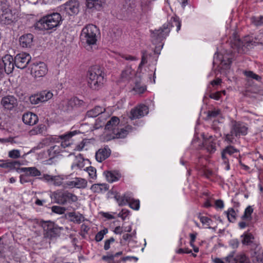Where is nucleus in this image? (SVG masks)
Returning a JSON list of instances; mask_svg holds the SVG:
<instances>
[{"instance_id": "6ab92c4d", "label": "nucleus", "mask_w": 263, "mask_h": 263, "mask_svg": "<svg viewBox=\"0 0 263 263\" xmlns=\"http://www.w3.org/2000/svg\"><path fill=\"white\" fill-rule=\"evenodd\" d=\"M4 64H3V68H5V71H7L8 72H11L14 69V59H13L12 56L10 55H6L2 59H1Z\"/></svg>"}, {"instance_id": "69168bd1", "label": "nucleus", "mask_w": 263, "mask_h": 263, "mask_svg": "<svg viewBox=\"0 0 263 263\" xmlns=\"http://www.w3.org/2000/svg\"><path fill=\"white\" fill-rule=\"evenodd\" d=\"M104 123L103 120H102L100 118H98L96 121L95 124H94V127L96 129H98L100 127H102L104 126Z\"/></svg>"}, {"instance_id": "2eb2a0df", "label": "nucleus", "mask_w": 263, "mask_h": 263, "mask_svg": "<svg viewBox=\"0 0 263 263\" xmlns=\"http://www.w3.org/2000/svg\"><path fill=\"white\" fill-rule=\"evenodd\" d=\"M1 104L5 109L12 110L17 106V101L14 96L7 95L2 98Z\"/></svg>"}, {"instance_id": "9d476101", "label": "nucleus", "mask_w": 263, "mask_h": 263, "mask_svg": "<svg viewBox=\"0 0 263 263\" xmlns=\"http://www.w3.org/2000/svg\"><path fill=\"white\" fill-rule=\"evenodd\" d=\"M62 105L65 111H71L74 108H84L86 103L77 97H73L66 101H63Z\"/></svg>"}, {"instance_id": "8fccbe9b", "label": "nucleus", "mask_w": 263, "mask_h": 263, "mask_svg": "<svg viewBox=\"0 0 263 263\" xmlns=\"http://www.w3.org/2000/svg\"><path fill=\"white\" fill-rule=\"evenodd\" d=\"M86 171L89 174V177L92 179H95L97 177L96 169L92 166L87 167Z\"/></svg>"}, {"instance_id": "e433bc0d", "label": "nucleus", "mask_w": 263, "mask_h": 263, "mask_svg": "<svg viewBox=\"0 0 263 263\" xmlns=\"http://www.w3.org/2000/svg\"><path fill=\"white\" fill-rule=\"evenodd\" d=\"M243 73L248 79L255 80L256 81H257L258 82H261V81L262 80V78L260 76L255 73L252 71L245 70L243 72Z\"/></svg>"}, {"instance_id": "603ef678", "label": "nucleus", "mask_w": 263, "mask_h": 263, "mask_svg": "<svg viewBox=\"0 0 263 263\" xmlns=\"http://www.w3.org/2000/svg\"><path fill=\"white\" fill-rule=\"evenodd\" d=\"M63 183V178L60 176H53L52 184L54 186H59Z\"/></svg>"}, {"instance_id": "4c0bfd02", "label": "nucleus", "mask_w": 263, "mask_h": 263, "mask_svg": "<svg viewBox=\"0 0 263 263\" xmlns=\"http://www.w3.org/2000/svg\"><path fill=\"white\" fill-rule=\"evenodd\" d=\"M253 212V209L251 206H248L245 210L243 215L241 216V219L243 220L250 221L252 219L251 215Z\"/></svg>"}, {"instance_id": "de8ad7c7", "label": "nucleus", "mask_w": 263, "mask_h": 263, "mask_svg": "<svg viewBox=\"0 0 263 263\" xmlns=\"http://www.w3.org/2000/svg\"><path fill=\"white\" fill-rule=\"evenodd\" d=\"M107 232L108 229L107 228H104L103 230L98 232L95 236L96 241L97 242L101 241L103 239L104 236L107 234Z\"/></svg>"}, {"instance_id": "423d86ee", "label": "nucleus", "mask_w": 263, "mask_h": 263, "mask_svg": "<svg viewBox=\"0 0 263 263\" xmlns=\"http://www.w3.org/2000/svg\"><path fill=\"white\" fill-rule=\"evenodd\" d=\"M260 44L259 42L253 41L250 36H246L244 39L240 40L236 35H234L230 41V46L232 49L238 53H245L250 49Z\"/></svg>"}, {"instance_id": "49530a36", "label": "nucleus", "mask_w": 263, "mask_h": 263, "mask_svg": "<svg viewBox=\"0 0 263 263\" xmlns=\"http://www.w3.org/2000/svg\"><path fill=\"white\" fill-rule=\"evenodd\" d=\"M128 204L132 209L138 210L140 207V202L139 200H135L133 198V195H132V200L128 202Z\"/></svg>"}, {"instance_id": "ddd939ff", "label": "nucleus", "mask_w": 263, "mask_h": 263, "mask_svg": "<svg viewBox=\"0 0 263 263\" xmlns=\"http://www.w3.org/2000/svg\"><path fill=\"white\" fill-rule=\"evenodd\" d=\"M31 60L28 53L22 52L17 54L14 58V64L16 67L20 69L26 68Z\"/></svg>"}, {"instance_id": "a19ab883", "label": "nucleus", "mask_w": 263, "mask_h": 263, "mask_svg": "<svg viewBox=\"0 0 263 263\" xmlns=\"http://www.w3.org/2000/svg\"><path fill=\"white\" fill-rule=\"evenodd\" d=\"M29 101L31 104L33 105H36L40 103H43L39 92L34 95H31L29 97Z\"/></svg>"}, {"instance_id": "473e14b6", "label": "nucleus", "mask_w": 263, "mask_h": 263, "mask_svg": "<svg viewBox=\"0 0 263 263\" xmlns=\"http://www.w3.org/2000/svg\"><path fill=\"white\" fill-rule=\"evenodd\" d=\"M254 255L253 261L254 263H263V252L259 251V248L254 249Z\"/></svg>"}, {"instance_id": "a878e982", "label": "nucleus", "mask_w": 263, "mask_h": 263, "mask_svg": "<svg viewBox=\"0 0 263 263\" xmlns=\"http://www.w3.org/2000/svg\"><path fill=\"white\" fill-rule=\"evenodd\" d=\"M109 189V185L106 183H97L91 185L90 190L94 193H104Z\"/></svg>"}, {"instance_id": "3c124183", "label": "nucleus", "mask_w": 263, "mask_h": 263, "mask_svg": "<svg viewBox=\"0 0 263 263\" xmlns=\"http://www.w3.org/2000/svg\"><path fill=\"white\" fill-rule=\"evenodd\" d=\"M9 157L12 159H17L21 157L20 151L18 149H13L9 152Z\"/></svg>"}, {"instance_id": "0eeeda50", "label": "nucleus", "mask_w": 263, "mask_h": 263, "mask_svg": "<svg viewBox=\"0 0 263 263\" xmlns=\"http://www.w3.org/2000/svg\"><path fill=\"white\" fill-rule=\"evenodd\" d=\"M120 123L119 119L116 116H113L107 121L105 124V129L109 131H112L113 134V138H123L126 136L128 133L127 129L129 127H126L125 128H122L119 129L118 125Z\"/></svg>"}, {"instance_id": "bf43d9fd", "label": "nucleus", "mask_w": 263, "mask_h": 263, "mask_svg": "<svg viewBox=\"0 0 263 263\" xmlns=\"http://www.w3.org/2000/svg\"><path fill=\"white\" fill-rule=\"evenodd\" d=\"M200 220L203 224H205L208 226V228L209 229L211 228L210 226L211 224V222H212V220L210 218L205 216H201L200 218Z\"/></svg>"}, {"instance_id": "412c9836", "label": "nucleus", "mask_w": 263, "mask_h": 263, "mask_svg": "<svg viewBox=\"0 0 263 263\" xmlns=\"http://www.w3.org/2000/svg\"><path fill=\"white\" fill-rule=\"evenodd\" d=\"M22 120L25 124L33 125L38 122V117L31 112L25 113L22 117Z\"/></svg>"}, {"instance_id": "dca6fc26", "label": "nucleus", "mask_w": 263, "mask_h": 263, "mask_svg": "<svg viewBox=\"0 0 263 263\" xmlns=\"http://www.w3.org/2000/svg\"><path fill=\"white\" fill-rule=\"evenodd\" d=\"M148 112V107L144 104L140 105L130 110V118L133 120L144 117Z\"/></svg>"}, {"instance_id": "864d4df0", "label": "nucleus", "mask_w": 263, "mask_h": 263, "mask_svg": "<svg viewBox=\"0 0 263 263\" xmlns=\"http://www.w3.org/2000/svg\"><path fill=\"white\" fill-rule=\"evenodd\" d=\"M220 114V111L218 110H209L208 112L207 118L209 120H211L217 117Z\"/></svg>"}, {"instance_id": "774afa93", "label": "nucleus", "mask_w": 263, "mask_h": 263, "mask_svg": "<svg viewBox=\"0 0 263 263\" xmlns=\"http://www.w3.org/2000/svg\"><path fill=\"white\" fill-rule=\"evenodd\" d=\"M86 143V142L83 140L80 144L76 146L75 149L78 151H81L84 148Z\"/></svg>"}, {"instance_id": "e2e57ef3", "label": "nucleus", "mask_w": 263, "mask_h": 263, "mask_svg": "<svg viewBox=\"0 0 263 263\" xmlns=\"http://www.w3.org/2000/svg\"><path fill=\"white\" fill-rule=\"evenodd\" d=\"M221 96V91H217L214 93H211L209 95V97L211 99H213L216 100H219Z\"/></svg>"}, {"instance_id": "4468645a", "label": "nucleus", "mask_w": 263, "mask_h": 263, "mask_svg": "<svg viewBox=\"0 0 263 263\" xmlns=\"http://www.w3.org/2000/svg\"><path fill=\"white\" fill-rule=\"evenodd\" d=\"M79 2L77 0H69L61 6L69 15L77 14L79 12Z\"/></svg>"}, {"instance_id": "79ce46f5", "label": "nucleus", "mask_w": 263, "mask_h": 263, "mask_svg": "<svg viewBox=\"0 0 263 263\" xmlns=\"http://www.w3.org/2000/svg\"><path fill=\"white\" fill-rule=\"evenodd\" d=\"M146 86L143 85H141L140 82L136 81L135 82V86L133 88V90L138 93H142L146 90Z\"/></svg>"}, {"instance_id": "c03bdc74", "label": "nucleus", "mask_w": 263, "mask_h": 263, "mask_svg": "<svg viewBox=\"0 0 263 263\" xmlns=\"http://www.w3.org/2000/svg\"><path fill=\"white\" fill-rule=\"evenodd\" d=\"M236 263L250 262L249 258L243 254H238L236 256Z\"/></svg>"}, {"instance_id": "338daca9", "label": "nucleus", "mask_w": 263, "mask_h": 263, "mask_svg": "<svg viewBox=\"0 0 263 263\" xmlns=\"http://www.w3.org/2000/svg\"><path fill=\"white\" fill-rule=\"evenodd\" d=\"M215 204L216 208H219L220 209H222L224 207L223 202L221 199L216 200L215 201Z\"/></svg>"}, {"instance_id": "20e7f679", "label": "nucleus", "mask_w": 263, "mask_h": 263, "mask_svg": "<svg viewBox=\"0 0 263 263\" xmlns=\"http://www.w3.org/2000/svg\"><path fill=\"white\" fill-rule=\"evenodd\" d=\"M99 34V29L92 24H88L82 30L80 39L82 44L86 48H91L96 44L97 35Z\"/></svg>"}, {"instance_id": "4be33fe9", "label": "nucleus", "mask_w": 263, "mask_h": 263, "mask_svg": "<svg viewBox=\"0 0 263 263\" xmlns=\"http://www.w3.org/2000/svg\"><path fill=\"white\" fill-rule=\"evenodd\" d=\"M111 151L108 147L100 148L96 153V159L97 161L101 162L107 159Z\"/></svg>"}, {"instance_id": "7c9ffc66", "label": "nucleus", "mask_w": 263, "mask_h": 263, "mask_svg": "<svg viewBox=\"0 0 263 263\" xmlns=\"http://www.w3.org/2000/svg\"><path fill=\"white\" fill-rule=\"evenodd\" d=\"M218 61H220V64L222 66H225L226 68H229L230 65L232 63V59L230 58H228L227 61L226 62L225 60L224 59V58L222 60L221 59V58L219 57V55L218 54H217L216 53H215L214 55V60H213V65L217 64V62Z\"/></svg>"}, {"instance_id": "f3484780", "label": "nucleus", "mask_w": 263, "mask_h": 263, "mask_svg": "<svg viewBox=\"0 0 263 263\" xmlns=\"http://www.w3.org/2000/svg\"><path fill=\"white\" fill-rule=\"evenodd\" d=\"M21 165L20 161L11 160H0V167L8 168L10 170H17Z\"/></svg>"}, {"instance_id": "58836bf2", "label": "nucleus", "mask_w": 263, "mask_h": 263, "mask_svg": "<svg viewBox=\"0 0 263 263\" xmlns=\"http://www.w3.org/2000/svg\"><path fill=\"white\" fill-rule=\"evenodd\" d=\"M227 216L228 220L231 222H233L236 219V214L233 208H230L227 211L224 212Z\"/></svg>"}, {"instance_id": "2f4dec72", "label": "nucleus", "mask_w": 263, "mask_h": 263, "mask_svg": "<svg viewBox=\"0 0 263 263\" xmlns=\"http://www.w3.org/2000/svg\"><path fill=\"white\" fill-rule=\"evenodd\" d=\"M104 174L105 176L107 181L109 182L112 183L119 180L120 176L118 173L111 171H105Z\"/></svg>"}, {"instance_id": "0e129e2a", "label": "nucleus", "mask_w": 263, "mask_h": 263, "mask_svg": "<svg viewBox=\"0 0 263 263\" xmlns=\"http://www.w3.org/2000/svg\"><path fill=\"white\" fill-rule=\"evenodd\" d=\"M229 243L233 249H236L238 247L239 242L237 239H233L229 241Z\"/></svg>"}, {"instance_id": "aec40b11", "label": "nucleus", "mask_w": 263, "mask_h": 263, "mask_svg": "<svg viewBox=\"0 0 263 263\" xmlns=\"http://www.w3.org/2000/svg\"><path fill=\"white\" fill-rule=\"evenodd\" d=\"M86 6L89 9L100 10L106 3V0H85Z\"/></svg>"}, {"instance_id": "a211bd4d", "label": "nucleus", "mask_w": 263, "mask_h": 263, "mask_svg": "<svg viewBox=\"0 0 263 263\" xmlns=\"http://www.w3.org/2000/svg\"><path fill=\"white\" fill-rule=\"evenodd\" d=\"M87 181L81 178H75L72 181H68L66 185L71 187H76L78 189H84L87 186Z\"/></svg>"}, {"instance_id": "09e8293b", "label": "nucleus", "mask_w": 263, "mask_h": 263, "mask_svg": "<svg viewBox=\"0 0 263 263\" xmlns=\"http://www.w3.org/2000/svg\"><path fill=\"white\" fill-rule=\"evenodd\" d=\"M114 254L108 253L106 255L103 256L102 259L103 260L109 262V263H119V261L116 262L114 260Z\"/></svg>"}, {"instance_id": "f8f14e48", "label": "nucleus", "mask_w": 263, "mask_h": 263, "mask_svg": "<svg viewBox=\"0 0 263 263\" xmlns=\"http://www.w3.org/2000/svg\"><path fill=\"white\" fill-rule=\"evenodd\" d=\"M48 71L47 66L44 62H35L31 65V73L35 78L45 76Z\"/></svg>"}, {"instance_id": "b1692460", "label": "nucleus", "mask_w": 263, "mask_h": 263, "mask_svg": "<svg viewBox=\"0 0 263 263\" xmlns=\"http://www.w3.org/2000/svg\"><path fill=\"white\" fill-rule=\"evenodd\" d=\"M214 140V138L211 136L209 138L204 139L202 143L203 146L210 153H213L216 151V143Z\"/></svg>"}, {"instance_id": "39448f33", "label": "nucleus", "mask_w": 263, "mask_h": 263, "mask_svg": "<svg viewBox=\"0 0 263 263\" xmlns=\"http://www.w3.org/2000/svg\"><path fill=\"white\" fill-rule=\"evenodd\" d=\"M248 127L243 122L233 120L230 125V132L225 135V141L228 143L234 144L236 142V138L246 136L248 133Z\"/></svg>"}, {"instance_id": "bb28decb", "label": "nucleus", "mask_w": 263, "mask_h": 263, "mask_svg": "<svg viewBox=\"0 0 263 263\" xmlns=\"http://www.w3.org/2000/svg\"><path fill=\"white\" fill-rule=\"evenodd\" d=\"M132 194L131 193H126L122 196L116 195L115 196V198L119 205L120 206H123L127 203L128 204L129 201L132 200Z\"/></svg>"}, {"instance_id": "13d9d810", "label": "nucleus", "mask_w": 263, "mask_h": 263, "mask_svg": "<svg viewBox=\"0 0 263 263\" xmlns=\"http://www.w3.org/2000/svg\"><path fill=\"white\" fill-rule=\"evenodd\" d=\"M53 176L48 174H44L42 177L39 178V179L46 181L47 182L52 184Z\"/></svg>"}, {"instance_id": "f704fd0d", "label": "nucleus", "mask_w": 263, "mask_h": 263, "mask_svg": "<svg viewBox=\"0 0 263 263\" xmlns=\"http://www.w3.org/2000/svg\"><path fill=\"white\" fill-rule=\"evenodd\" d=\"M68 216L70 218V220L77 223H80L83 220L84 217L81 214H76L74 212H70Z\"/></svg>"}, {"instance_id": "5701e85b", "label": "nucleus", "mask_w": 263, "mask_h": 263, "mask_svg": "<svg viewBox=\"0 0 263 263\" xmlns=\"http://www.w3.org/2000/svg\"><path fill=\"white\" fill-rule=\"evenodd\" d=\"M33 35L31 33H28L22 35L20 39V44L23 47H30L32 44Z\"/></svg>"}, {"instance_id": "72a5a7b5", "label": "nucleus", "mask_w": 263, "mask_h": 263, "mask_svg": "<svg viewBox=\"0 0 263 263\" xmlns=\"http://www.w3.org/2000/svg\"><path fill=\"white\" fill-rule=\"evenodd\" d=\"M43 103L48 101L53 97V93L48 90H42L39 92Z\"/></svg>"}, {"instance_id": "4d7b16f0", "label": "nucleus", "mask_w": 263, "mask_h": 263, "mask_svg": "<svg viewBox=\"0 0 263 263\" xmlns=\"http://www.w3.org/2000/svg\"><path fill=\"white\" fill-rule=\"evenodd\" d=\"M235 252H232L228 256L225 257V260L228 263H236V256H234Z\"/></svg>"}, {"instance_id": "c85d7f7f", "label": "nucleus", "mask_w": 263, "mask_h": 263, "mask_svg": "<svg viewBox=\"0 0 263 263\" xmlns=\"http://www.w3.org/2000/svg\"><path fill=\"white\" fill-rule=\"evenodd\" d=\"M135 75V71L130 67H127L122 71L121 77L123 81H129Z\"/></svg>"}, {"instance_id": "9b49d317", "label": "nucleus", "mask_w": 263, "mask_h": 263, "mask_svg": "<svg viewBox=\"0 0 263 263\" xmlns=\"http://www.w3.org/2000/svg\"><path fill=\"white\" fill-rule=\"evenodd\" d=\"M77 133V130L68 132L52 139L54 142H60V146L62 148H65L71 145L70 139Z\"/></svg>"}, {"instance_id": "cd10ccee", "label": "nucleus", "mask_w": 263, "mask_h": 263, "mask_svg": "<svg viewBox=\"0 0 263 263\" xmlns=\"http://www.w3.org/2000/svg\"><path fill=\"white\" fill-rule=\"evenodd\" d=\"M105 109L100 106H96L93 108L88 110L86 116L89 118H95L105 112Z\"/></svg>"}, {"instance_id": "f03ea898", "label": "nucleus", "mask_w": 263, "mask_h": 263, "mask_svg": "<svg viewBox=\"0 0 263 263\" xmlns=\"http://www.w3.org/2000/svg\"><path fill=\"white\" fill-rule=\"evenodd\" d=\"M88 86L92 90L102 88L105 82L104 73L99 66H91L87 72Z\"/></svg>"}, {"instance_id": "37998d69", "label": "nucleus", "mask_w": 263, "mask_h": 263, "mask_svg": "<svg viewBox=\"0 0 263 263\" xmlns=\"http://www.w3.org/2000/svg\"><path fill=\"white\" fill-rule=\"evenodd\" d=\"M60 146L54 145L51 146L48 151V155L51 158L54 157V155L59 154L60 153Z\"/></svg>"}, {"instance_id": "5fc2aeb1", "label": "nucleus", "mask_w": 263, "mask_h": 263, "mask_svg": "<svg viewBox=\"0 0 263 263\" xmlns=\"http://www.w3.org/2000/svg\"><path fill=\"white\" fill-rule=\"evenodd\" d=\"M51 210L53 212L59 214H64L66 210L65 208L57 205L52 206Z\"/></svg>"}, {"instance_id": "1a4fd4ad", "label": "nucleus", "mask_w": 263, "mask_h": 263, "mask_svg": "<svg viewBox=\"0 0 263 263\" xmlns=\"http://www.w3.org/2000/svg\"><path fill=\"white\" fill-rule=\"evenodd\" d=\"M52 195L55 202L61 205L71 204L78 200V197L76 195L68 191L54 192Z\"/></svg>"}, {"instance_id": "6e6d98bb", "label": "nucleus", "mask_w": 263, "mask_h": 263, "mask_svg": "<svg viewBox=\"0 0 263 263\" xmlns=\"http://www.w3.org/2000/svg\"><path fill=\"white\" fill-rule=\"evenodd\" d=\"M79 156L80 157V160H79L77 163H73L72 165V167H77L81 169L84 166V162H83L84 159L82 157V155L80 154L79 155Z\"/></svg>"}, {"instance_id": "f257e3e1", "label": "nucleus", "mask_w": 263, "mask_h": 263, "mask_svg": "<svg viewBox=\"0 0 263 263\" xmlns=\"http://www.w3.org/2000/svg\"><path fill=\"white\" fill-rule=\"evenodd\" d=\"M181 21L178 16L172 17L170 23H165L159 29L151 30L152 41L154 44L161 43L164 40L171 31V28L176 26V31L178 32L181 28Z\"/></svg>"}, {"instance_id": "680f3d73", "label": "nucleus", "mask_w": 263, "mask_h": 263, "mask_svg": "<svg viewBox=\"0 0 263 263\" xmlns=\"http://www.w3.org/2000/svg\"><path fill=\"white\" fill-rule=\"evenodd\" d=\"M115 241L114 237H111L109 239L105 240L104 246V249L105 250H108L110 248V245L111 243L114 242Z\"/></svg>"}, {"instance_id": "7ed1b4c3", "label": "nucleus", "mask_w": 263, "mask_h": 263, "mask_svg": "<svg viewBox=\"0 0 263 263\" xmlns=\"http://www.w3.org/2000/svg\"><path fill=\"white\" fill-rule=\"evenodd\" d=\"M62 21L60 13L52 12L42 17L34 24V28L39 30L52 29L60 25Z\"/></svg>"}, {"instance_id": "052dcab7", "label": "nucleus", "mask_w": 263, "mask_h": 263, "mask_svg": "<svg viewBox=\"0 0 263 263\" xmlns=\"http://www.w3.org/2000/svg\"><path fill=\"white\" fill-rule=\"evenodd\" d=\"M29 176L25 173V174L21 175L20 176V181L21 184H24L25 183L29 182L31 181V180L29 178Z\"/></svg>"}, {"instance_id": "a18cd8bd", "label": "nucleus", "mask_w": 263, "mask_h": 263, "mask_svg": "<svg viewBox=\"0 0 263 263\" xmlns=\"http://www.w3.org/2000/svg\"><path fill=\"white\" fill-rule=\"evenodd\" d=\"M252 23L256 26L263 25V16H253L251 18Z\"/></svg>"}, {"instance_id": "c9c22d12", "label": "nucleus", "mask_w": 263, "mask_h": 263, "mask_svg": "<svg viewBox=\"0 0 263 263\" xmlns=\"http://www.w3.org/2000/svg\"><path fill=\"white\" fill-rule=\"evenodd\" d=\"M45 125L44 124H40L37 126L33 127L29 132L30 136H34L38 134H42L43 131L45 130Z\"/></svg>"}, {"instance_id": "393cba45", "label": "nucleus", "mask_w": 263, "mask_h": 263, "mask_svg": "<svg viewBox=\"0 0 263 263\" xmlns=\"http://www.w3.org/2000/svg\"><path fill=\"white\" fill-rule=\"evenodd\" d=\"M241 237H243L242 240V243L245 245H251L252 249H254V248H257L258 247V245L256 243H254L252 241V239H254L253 235L250 233H245L243 235L241 236Z\"/></svg>"}, {"instance_id": "ea45409f", "label": "nucleus", "mask_w": 263, "mask_h": 263, "mask_svg": "<svg viewBox=\"0 0 263 263\" xmlns=\"http://www.w3.org/2000/svg\"><path fill=\"white\" fill-rule=\"evenodd\" d=\"M238 151L237 149L235 148L232 146H228L226 147L221 152V157L224 156H227V155L231 156L235 153H237Z\"/></svg>"}, {"instance_id": "6e6552de", "label": "nucleus", "mask_w": 263, "mask_h": 263, "mask_svg": "<svg viewBox=\"0 0 263 263\" xmlns=\"http://www.w3.org/2000/svg\"><path fill=\"white\" fill-rule=\"evenodd\" d=\"M40 224L44 230V237L50 239L59 237L61 231L63 230L62 227H59L51 221L42 220Z\"/></svg>"}, {"instance_id": "c756f323", "label": "nucleus", "mask_w": 263, "mask_h": 263, "mask_svg": "<svg viewBox=\"0 0 263 263\" xmlns=\"http://www.w3.org/2000/svg\"><path fill=\"white\" fill-rule=\"evenodd\" d=\"M20 170L29 176L36 177L41 175V172L35 167H22Z\"/></svg>"}]
</instances>
